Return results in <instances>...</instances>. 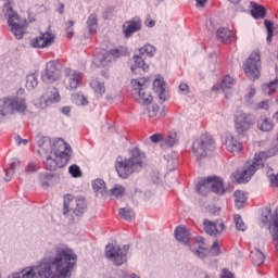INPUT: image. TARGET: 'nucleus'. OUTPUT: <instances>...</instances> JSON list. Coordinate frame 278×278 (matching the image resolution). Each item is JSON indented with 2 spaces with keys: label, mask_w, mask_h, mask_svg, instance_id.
<instances>
[{
  "label": "nucleus",
  "mask_w": 278,
  "mask_h": 278,
  "mask_svg": "<svg viewBox=\"0 0 278 278\" xmlns=\"http://www.w3.org/2000/svg\"><path fill=\"white\" fill-rule=\"evenodd\" d=\"M76 103H77V105H88V98H86L83 94H77L76 96Z\"/></svg>",
  "instance_id": "nucleus-50"
},
{
  "label": "nucleus",
  "mask_w": 278,
  "mask_h": 278,
  "mask_svg": "<svg viewBox=\"0 0 278 278\" xmlns=\"http://www.w3.org/2000/svg\"><path fill=\"white\" fill-rule=\"evenodd\" d=\"M153 90L159 94L161 103L166 101V83L163 79L156 78L153 81Z\"/></svg>",
  "instance_id": "nucleus-22"
},
{
  "label": "nucleus",
  "mask_w": 278,
  "mask_h": 278,
  "mask_svg": "<svg viewBox=\"0 0 278 278\" xmlns=\"http://www.w3.org/2000/svg\"><path fill=\"white\" fill-rule=\"evenodd\" d=\"M87 27L89 29V34H94L97 31V27H99V20L97 17V13H92L87 18Z\"/></svg>",
  "instance_id": "nucleus-33"
},
{
  "label": "nucleus",
  "mask_w": 278,
  "mask_h": 278,
  "mask_svg": "<svg viewBox=\"0 0 278 278\" xmlns=\"http://www.w3.org/2000/svg\"><path fill=\"white\" fill-rule=\"evenodd\" d=\"M197 8H205V3H207V0H195Z\"/></svg>",
  "instance_id": "nucleus-57"
},
{
  "label": "nucleus",
  "mask_w": 278,
  "mask_h": 278,
  "mask_svg": "<svg viewBox=\"0 0 278 278\" xmlns=\"http://www.w3.org/2000/svg\"><path fill=\"white\" fill-rule=\"evenodd\" d=\"M75 203H76V207L73 210V213L76 216H81L84 212H86V207H88V205L86 204V199L78 198L75 200Z\"/></svg>",
  "instance_id": "nucleus-32"
},
{
  "label": "nucleus",
  "mask_w": 278,
  "mask_h": 278,
  "mask_svg": "<svg viewBox=\"0 0 278 278\" xmlns=\"http://www.w3.org/2000/svg\"><path fill=\"white\" fill-rule=\"evenodd\" d=\"M151 142L157 143L161 142L162 140V135L161 134H154L150 137Z\"/></svg>",
  "instance_id": "nucleus-54"
},
{
  "label": "nucleus",
  "mask_w": 278,
  "mask_h": 278,
  "mask_svg": "<svg viewBox=\"0 0 278 278\" xmlns=\"http://www.w3.org/2000/svg\"><path fill=\"white\" fill-rule=\"evenodd\" d=\"M53 151L46 157L43 162L46 170H58V168H64L68 164V160L73 157V149L68 143L59 139L53 143Z\"/></svg>",
  "instance_id": "nucleus-2"
},
{
  "label": "nucleus",
  "mask_w": 278,
  "mask_h": 278,
  "mask_svg": "<svg viewBox=\"0 0 278 278\" xmlns=\"http://www.w3.org/2000/svg\"><path fill=\"white\" fill-rule=\"evenodd\" d=\"M60 79V70H58V63L50 61L46 65V70L41 73V81L43 84H54Z\"/></svg>",
  "instance_id": "nucleus-15"
},
{
  "label": "nucleus",
  "mask_w": 278,
  "mask_h": 278,
  "mask_svg": "<svg viewBox=\"0 0 278 278\" xmlns=\"http://www.w3.org/2000/svg\"><path fill=\"white\" fill-rule=\"evenodd\" d=\"M77 264V254L68 248H55L54 257L49 262H42L38 267L29 270L14 273L13 278H34L38 273L41 278H66Z\"/></svg>",
  "instance_id": "nucleus-1"
},
{
  "label": "nucleus",
  "mask_w": 278,
  "mask_h": 278,
  "mask_svg": "<svg viewBox=\"0 0 278 278\" xmlns=\"http://www.w3.org/2000/svg\"><path fill=\"white\" fill-rule=\"evenodd\" d=\"M38 146L40 147L38 153H42V151H45L46 143L43 141H38Z\"/></svg>",
  "instance_id": "nucleus-60"
},
{
  "label": "nucleus",
  "mask_w": 278,
  "mask_h": 278,
  "mask_svg": "<svg viewBox=\"0 0 278 278\" xmlns=\"http://www.w3.org/2000/svg\"><path fill=\"white\" fill-rule=\"evenodd\" d=\"M178 88L180 92H186V93L190 92V87L186 83L180 84Z\"/></svg>",
  "instance_id": "nucleus-55"
},
{
  "label": "nucleus",
  "mask_w": 278,
  "mask_h": 278,
  "mask_svg": "<svg viewBox=\"0 0 278 278\" xmlns=\"http://www.w3.org/2000/svg\"><path fill=\"white\" fill-rule=\"evenodd\" d=\"M262 66V54L260 50H254L243 64V71L249 79L260 78V68Z\"/></svg>",
  "instance_id": "nucleus-6"
},
{
  "label": "nucleus",
  "mask_w": 278,
  "mask_h": 278,
  "mask_svg": "<svg viewBox=\"0 0 278 278\" xmlns=\"http://www.w3.org/2000/svg\"><path fill=\"white\" fill-rule=\"evenodd\" d=\"M148 78H137L131 80L132 90L138 94L137 101L141 105H149L153 101V97L148 88Z\"/></svg>",
  "instance_id": "nucleus-8"
},
{
  "label": "nucleus",
  "mask_w": 278,
  "mask_h": 278,
  "mask_svg": "<svg viewBox=\"0 0 278 278\" xmlns=\"http://www.w3.org/2000/svg\"><path fill=\"white\" fill-rule=\"evenodd\" d=\"M119 216L124 220H128V223L134 220V218H136V214L134 213V210L128 207L119 208Z\"/></svg>",
  "instance_id": "nucleus-36"
},
{
  "label": "nucleus",
  "mask_w": 278,
  "mask_h": 278,
  "mask_svg": "<svg viewBox=\"0 0 278 278\" xmlns=\"http://www.w3.org/2000/svg\"><path fill=\"white\" fill-rule=\"evenodd\" d=\"M274 121H276V123H278V111L273 115Z\"/></svg>",
  "instance_id": "nucleus-64"
},
{
  "label": "nucleus",
  "mask_w": 278,
  "mask_h": 278,
  "mask_svg": "<svg viewBox=\"0 0 278 278\" xmlns=\"http://www.w3.org/2000/svg\"><path fill=\"white\" fill-rule=\"evenodd\" d=\"M74 25H75V22L73 20H70L68 22L65 23L66 38H73L75 34V29L73 28Z\"/></svg>",
  "instance_id": "nucleus-43"
},
{
  "label": "nucleus",
  "mask_w": 278,
  "mask_h": 278,
  "mask_svg": "<svg viewBox=\"0 0 278 278\" xmlns=\"http://www.w3.org/2000/svg\"><path fill=\"white\" fill-rule=\"evenodd\" d=\"M142 29V21L139 17H132L131 20L123 24V34L125 38H131L136 31Z\"/></svg>",
  "instance_id": "nucleus-16"
},
{
  "label": "nucleus",
  "mask_w": 278,
  "mask_h": 278,
  "mask_svg": "<svg viewBox=\"0 0 278 278\" xmlns=\"http://www.w3.org/2000/svg\"><path fill=\"white\" fill-rule=\"evenodd\" d=\"M257 128L261 131H271L273 123L268 118H264L261 123H258Z\"/></svg>",
  "instance_id": "nucleus-41"
},
{
  "label": "nucleus",
  "mask_w": 278,
  "mask_h": 278,
  "mask_svg": "<svg viewBox=\"0 0 278 278\" xmlns=\"http://www.w3.org/2000/svg\"><path fill=\"white\" fill-rule=\"evenodd\" d=\"M25 170L26 173H38V170H40V166L36 163H28Z\"/></svg>",
  "instance_id": "nucleus-48"
},
{
  "label": "nucleus",
  "mask_w": 278,
  "mask_h": 278,
  "mask_svg": "<svg viewBox=\"0 0 278 278\" xmlns=\"http://www.w3.org/2000/svg\"><path fill=\"white\" fill-rule=\"evenodd\" d=\"M5 9L4 16H8V24L9 27H11L12 34L15 36L16 40H23V37L25 36V26L21 24L18 13H16L10 4H7Z\"/></svg>",
  "instance_id": "nucleus-9"
},
{
  "label": "nucleus",
  "mask_w": 278,
  "mask_h": 278,
  "mask_svg": "<svg viewBox=\"0 0 278 278\" xmlns=\"http://www.w3.org/2000/svg\"><path fill=\"white\" fill-rule=\"evenodd\" d=\"M236 85V80L231 77H229V75H226L220 84V90H223L225 92V90H231V88H233V86Z\"/></svg>",
  "instance_id": "nucleus-37"
},
{
  "label": "nucleus",
  "mask_w": 278,
  "mask_h": 278,
  "mask_svg": "<svg viewBox=\"0 0 278 278\" xmlns=\"http://www.w3.org/2000/svg\"><path fill=\"white\" fill-rule=\"evenodd\" d=\"M68 172L72 175V177H81V169L77 165H71Z\"/></svg>",
  "instance_id": "nucleus-46"
},
{
  "label": "nucleus",
  "mask_w": 278,
  "mask_h": 278,
  "mask_svg": "<svg viewBox=\"0 0 278 278\" xmlns=\"http://www.w3.org/2000/svg\"><path fill=\"white\" fill-rule=\"evenodd\" d=\"M255 97V87H250L248 92V99H253Z\"/></svg>",
  "instance_id": "nucleus-56"
},
{
  "label": "nucleus",
  "mask_w": 278,
  "mask_h": 278,
  "mask_svg": "<svg viewBox=\"0 0 278 278\" xmlns=\"http://www.w3.org/2000/svg\"><path fill=\"white\" fill-rule=\"evenodd\" d=\"M27 110V103L25 99L21 98H7L4 100H0V115L3 118L7 114H14V112L23 113Z\"/></svg>",
  "instance_id": "nucleus-7"
},
{
  "label": "nucleus",
  "mask_w": 278,
  "mask_h": 278,
  "mask_svg": "<svg viewBox=\"0 0 278 278\" xmlns=\"http://www.w3.org/2000/svg\"><path fill=\"white\" fill-rule=\"evenodd\" d=\"M235 224L238 231H247V225L244 224V220H242V216L238 214L235 215Z\"/></svg>",
  "instance_id": "nucleus-42"
},
{
  "label": "nucleus",
  "mask_w": 278,
  "mask_h": 278,
  "mask_svg": "<svg viewBox=\"0 0 278 278\" xmlns=\"http://www.w3.org/2000/svg\"><path fill=\"white\" fill-rule=\"evenodd\" d=\"M233 198L237 210H242V207H244V205L247 204V195L243 193L242 190H237L233 192Z\"/></svg>",
  "instance_id": "nucleus-30"
},
{
  "label": "nucleus",
  "mask_w": 278,
  "mask_h": 278,
  "mask_svg": "<svg viewBox=\"0 0 278 278\" xmlns=\"http://www.w3.org/2000/svg\"><path fill=\"white\" fill-rule=\"evenodd\" d=\"M216 36H217V40L219 42H224V45H231V42L236 40V38L233 37V31L225 27L218 28Z\"/></svg>",
  "instance_id": "nucleus-21"
},
{
  "label": "nucleus",
  "mask_w": 278,
  "mask_h": 278,
  "mask_svg": "<svg viewBox=\"0 0 278 278\" xmlns=\"http://www.w3.org/2000/svg\"><path fill=\"white\" fill-rule=\"evenodd\" d=\"M277 153L278 147L274 143L269 146V149L267 151H261L258 153H255L251 165H249L248 168L244 169L241 173L240 177L237 179L238 184H248L251 177L255 175V172L260 170V168H264V162H266V160L270 157H275Z\"/></svg>",
  "instance_id": "nucleus-4"
},
{
  "label": "nucleus",
  "mask_w": 278,
  "mask_h": 278,
  "mask_svg": "<svg viewBox=\"0 0 278 278\" xmlns=\"http://www.w3.org/2000/svg\"><path fill=\"white\" fill-rule=\"evenodd\" d=\"M189 249L192 253L198 255V257L203 260V257H205V252L207 251V249H205V239L203 237H195V241Z\"/></svg>",
  "instance_id": "nucleus-20"
},
{
  "label": "nucleus",
  "mask_w": 278,
  "mask_h": 278,
  "mask_svg": "<svg viewBox=\"0 0 278 278\" xmlns=\"http://www.w3.org/2000/svg\"><path fill=\"white\" fill-rule=\"evenodd\" d=\"M55 42V35L51 29H48L46 33H40L38 37L30 39L29 45L33 49H47Z\"/></svg>",
  "instance_id": "nucleus-14"
},
{
  "label": "nucleus",
  "mask_w": 278,
  "mask_h": 278,
  "mask_svg": "<svg viewBox=\"0 0 278 278\" xmlns=\"http://www.w3.org/2000/svg\"><path fill=\"white\" fill-rule=\"evenodd\" d=\"M211 253L214 257H218V255H220V245H218V241H215L211 247Z\"/></svg>",
  "instance_id": "nucleus-49"
},
{
  "label": "nucleus",
  "mask_w": 278,
  "mask_h": 278,
  "mask_svg": "<svg viewBox=\"0 0 278 278\" xmlns=\"http://www.w3.org/2000/svg\"><path fill=\"white\" fill-rule=\"evenodd\" d=\"M268 103H269L268 100H264V101L260 102V103L257 104L256 110H266V111H268L269 108H270V105H269Z\"/></svg>",
  "instance_id": "nucleus-53"
},
{
  "label": "nucleus",
  "mask_w": 278,
  "mask_h": 278,
  "mask_svg": "<svg viewBox=\"0 0 278 278\" xmlns=\"http://www.w3.org/2000/svg\"><path fill=\"white\" fill-rule=\"evenodd\" d=\"M225 144L227 151L230 153H240V151H242V142L238 141V138L233 136H228Z\"/></svg>",
  "instance_id": "nucleus-23"
},
{
  "label": "nucleus",
  "mask_w": 278,
  "mask_h": 278,
  "mask_svg": "<svg viewBox=\"0 0 278 278\" xmlns=\"http://www.w3.org/2000/svg\"><path fill=\"white\" fill-rule=\"evenodd\" d=\"M266 256L260 250H256L255 254L252 256V263L254 266H262Z\"/></svg>",
  "instance_id": "nucleus-40"
},
{
  "label": "nucleus",
  "mask_w": 278,
  "mask_h": 278,
  "mask_svg": "<svg viewBox=\"0 0 278 278\" xmlns=\"http://www.w3.org/2000/svg\"><path fill=\"white\" fill-rule=\"evenodd\" d=\"M264 25L266 27L267 30V42H273V22L265 20L264 21Z\"/></svg>",
  "instance_id": "nucleus-44"
},
{
  "label": "nucleus",
  "mask_w": 278,
  "mask_h": 278,
  "mask_svg": "<svg viewBox=\"0 0 278 278\" xmlns=\"http://www.w3.org/2000/svg\"><path fill=\"white\" fill-rule=\"evenodd\" d=\"M92 188L97 197H105V194H108V188L105 187V181L101 178L93 180Z\"/></svg>",
  "instance_id": "nucleus-27"
},
{
  "label": "nucleus",
  "mask_w": 278,
  "mask_h": 278,
  "mask_svg": "<svg viewBox=\"0 0 278 278\" xmlns=\"http://www.w3.org/2000/svg\"><path fill=\"white\" fill-rule=\"evenodd\" d=\"M90 88L94 91L96 94L103 97L105 94V83L99 78H93L90 81Z\"/></svg>",
  "instance_id": "nucleus-28"
},
{
  "label": "nucleus",
  "mask_w": 278,
  "mask_h": 278,
  "mask_svg": "<svg viewBox=\"0 0 278 278\" xmlns=\"http://www.w3.org/2000/svg\"><path fill=\"white\" fill-rule=\"evenodd\" d=\"M150 118L153 116H157V112H160V106L157 104H152L148 108Z\"/></svg>",
  "instance_id": "nucleus-47"
},
{
  "label": "nucleus",
  "mask_w": 278,
  "mask_h": 278,
  "mask_svg": "<svg viewBox=\"0 0 278 278\" xmlns=\"http://www.w3.org/2000/svg\"><path fill=\"white\" fill-rule=\"evenodd\" d=\"M75 203V198L73 197V194H66L64 197V205H63V214L64 216H66V214H68V212H71V207H73V204Z\"/></svg>",
  "instance_id": "nucleus-35"
},
{
  "label": "nucleus",
  "mask_w": 278,
  "mask_h": 278,
  "mask_svg": "<svg viewBox=\"0 0 278 278\" xmlns=\"http://www.w3.org/2000/svg\"><path fill=\"white\" fill-rule=\"evenodd\" d=\"M177 142V138L173 135H169L166 139H165V143L167 144V147H173L175 146Z\"/></svg>",
  "instance_id": "nucleus-51"
},
{
  "label": "nucleus",
  "mask_w": 278,
  "mask_h": 278,
  "mask_svg": "<svg viewBox=\"0 0 278 278\" xmlns=\"http://www.w3.org/2000/svg\"><path fill=\"white\" fill-rule=\"evenodd\" d=\"M216 149V141L210 134H203L199 139H195L192 143V151L198 162L205 160L208 153H212Z\"/></svg>",
  "instance_id": "nucleus-5"
},
{
  "label": "nucleus",
  "mask_w": 278,
  "mask_h": 278,
  "mask_svg": "<svg viewBox=\"0 0 278 278\" xmlns=\"http://www.w3.org/2000/svg\"><path fill=\"white\" fill-rule=\"evenodd\" d=\"M155 47H153L151 43H147L143 47L139 49L140 55H148L149 58H153L155 55Z\"/></svg>",
  "instance_id": "nucleus-39"
},
{
  "label": "nucleus",
  "mask_w": 278,
  "mask_h": 278,
  "mask_svg": "<svg viewBox=\"0 0 278 278\" xmlns=\"http://www.w3.org/2000/svg\"><path fill=\"white\" fill-rule=\"evenodd\" d=\"M218 90H220V85H214V86L212 87V92H216V91H218Z\"/></svg>",
  "instance_id": "nucleus-63"
},
{
  "label": "nucleus",
  "mask_w": 278,
  "mask_h": 278,
  "mask_svg": "<svg viewBox=\"0 0 278 278\" xmlns=\"http://www.w3.org/2000/svg\"><path fill=\"white\" fill-rule=\"evenodd\" d=\"M15 142L17 143V144H22V142H23V138H21V136H16L15 137Z\"/></svg>",
  "instance_id": "nucleus-62"
},
{
  "label": "nucleus",
  "mask_w": 278,
  "mask_h": 278,
  "mask_svg": "<svg viewBox=\"0 0 278 278\" xmlns=\"http://www.w3.org/2000/svg\"><path fill=\"white\" fill-rule=\"evenodd\" d=\"M123 55V50L118 48H113L106 52H100L93 58V64L98 68H105V66H109L112 64V62H116L118 58Z\"/></svg>",
  "instance_id": "nucleus-12"
},
{
  "label": "nucleus",
  "mask_w": 278,
  "mask_h": 278,
  "mask_svg": "<svg viewBox=\"0 0 278 278\" xmlns=\"http://www.w3.org/2000/svg\"><path fill=\"white\" fill-rule=\"evenodd\" d=\"M38 86V73L28 74L26 76V88L28 90H34Z\"/></svg>",
  "instance_id": "nucleus-34"
},
{
  "label": "nucleus",
  "mask_w": 278,
  "mask_h": 278,
  "mask_svg": "<svg viewBox=\"0 0 278 278\" xmlns=\"http://www.w3.org/2000/svg\"><path fill=\"white\" fill-rule=\"evenodd\" d=\"M203 227L207 236H218V233L225 231V224L220 223L219 226H217L216 223H213L210 219H204Z\"/></svg>",
  "instance_id": "nucleus-19"
},
{
  "label": "nucleus",
  "mask_w": 278,
  "mask_h": 278,
  "mask_svg": "<svg viewBox=\"0 0 278 278\" xmlns=\"http://www.w3.org/2000/svg\"><path fill=\"white\" fill-rule=\"evenodd\" d=\"M147 27H155V21L153 20H147L146 21Z\"/></svg>",
  "instance_id": "nucleus-59"
},
{
  "label": "nucleus",
  "mask_w": 278,
  "mask_h": 278,
  "mask_svg": "<svg viewBox=\"0 0 278 278\" xmlns=\"http://www.w3.org/2000/svg\"><path fill=\"white\" fill-rule=\"evenodd\" d=\"M61 112L65 114V116H68V114H71V106H63Z\"/></svg>",
  "instance_id": "nucleus-58"
},
{
  "label": "nucleus",
  "mask_w": 278,
  "mask_h": 278,
  "mask_svg": "<svg viewBox=\"0 0 278 278\" xmlns=\"http://www.w3.org/2000/svg\"><path fill=\"white\" fill-rule=\"evenodd\" d=\"M58 12H59V14H64V3H62V2L59 3Z\"/></svg>",
  "instance_id": "nucleus-61"
},
{
  "label": "nucleus",
  "mask_w": 278,
  "mask_h": 278,
  "mask_svg": "<svg viewBox=\"0 0 278 278\" xmlns=\"http://www.w3.org/2000/svg\"><path fill=\"white\" fill-rule=\"evenodd\" d=\"M251 14L253 18H266V8L260 5L256 2H251Z\"/></svg>",
  "instance_id": "nucleus-29"
},
{
  "label": "nucleus",
  "mask_w": 278,
  "mask_h": 278,
  "mask_svg": "<svg viewBox=\"0 0 278 278\" xmlns=\"http://www.w3.org/2000/svg\"><path fill=\"white\" fill-rule=\"evenodd\" d=\"M38 179L41 188H50V186L55 185V182L53 181V179H55V175L51 173H47V172L40 173L38 175Z\"/></svg>",
  "instance_id": "nucleus-25"
},
{
  "label": "nucleus",
  "mask_w": 278,
  "mask_h": 278,
  "mask_svg": "<svg viewBox=\"0 0 278 278\" xmlns=\"http://www.w3.org/2000/svg\"><path fill=\"white\" fill-rule=\"evenodd\" d=\"M64 79L63 85L66 90H71V92L77 90L79 86H81V79H84V74L76 70H72L71 67H65L63 71Z\"/></svg>",
  "instance_id": "nucleus-13"
},
{
  "label": "nucleus",
  "mask_w": 278,
  "mask_h": 278,
  "mask_svg": "<svg viewBox=\"0 0 278 278\" xmlns=\"http://www.w3.org/2000/svg\"><path fill=\"white\" fill-rule=\"evenodd\" d=\"M125 187H123V185H115L111 190H110V194L111 197H115L116 199H121L123 197H125Z\"/></svg>",
  "instance_id": "nucleus-38"
},
{
  "label": "nucleus",
  "mask_w": 278,
  "mask_h": 278,
  "mask_svg": "<svg viewBox=\"0 0 278 278\" xmlns=\"http://www.w3.org/2000/svg\"><path fill=\"white\" fill-rule=\"evenodd\" d=\"M220 278H236V277L233 276V273H231L229 269L224 268L222 269Z\"/></svg>",
  "instance_id": "nucleus-52"
},
{
  "label": "nucleus",
  "mask_w": 278,
  "mask_h": 278,
  "mask_svg": "<svg viewBox=\"0 0 278 278\" xmlns=\"http://www.w3.org/2000/svg\"><path fill=\"white\" fill-rule=\"evenodd\" d=\"M41 99L45 101L46 105H51V103H58L60 101V91L54 86L46 88L45 93Z\"/></svg>",
  "instance_id": "nucleus-18"
},
{
  "label": "nucleus",
  "mask_w": 278,
  "mask_h": 278,
  "mask_svg": "<svg viewBox=\"0 0 278 278\" xmlns=\"http://www.w3.org/2000/svg\"><path fill=\"white\" fill-rule=\"evenodd\" d=\"M134 62H135V66H132L130 68L131 73H136V71H138V68H141V71H143V73H147V71H149V64H147L144 62V59H142L140 55H135Z\"/></svg>",
  "instance_id": "nucleus-31"
},
{
  "label": "nucleus",
  "mask_w": 278,
  "mask_h": 278,
  "mask_svg": "<svg viewBox=\"0 0 278 278\" xmlns=\"http://www.w3.org/2000/svg\"><path fill=\"white\" fill-rule=\"evenodd\" d=\"M144 154L140 152V148H134L130 150V157L116 161L115 162V170L121 177V179H128L136 173V170H140L142 168V160Z\"/></svg>",
  "instance_id": "nucleus-3"
},
{
  "label": "nucleus",
  "mask_w": 278,
  "mask_h": 278,
  "mask_svg": "<svg viewBox=\"0 0 278 278\" xmlns=\"http://www.w3.org/2000/svg\"><path fill=\"white\" fill-rule=\"evenodd\" d=\"M235 123V131L238 135V138H244L249 131L255 125V121H253V116L249 113H239L233 117Z\"/></svg>",
  "instance_id": "nucleus-10"
},
{
  "label": "nucleus",
  "mask_w": 278,
  "mask_h": 278,
  "mask_svg": "<svg viewBox=\"0 0 278 278\" xmlns=\"http://www.w3.org/2000/svg\"><path fill=\"white\" fill-rule=\"evenodd\" d=\"M208 184L211 186V192H214V194L223 197V194L227 192V189L225 188V180L222 177L210 176Z\"/></svg>",
  "instance_id": "nucleus-17"
},
{
  "label": "nucleus",
  "mask_w": 278,
  "mask_h": 278,
  "mask_svg": "<svg viewBox=\"0 0 278 278\" xmlns=\"http://www.w3.org/2000/svg\"><path fill=\"white\" fill-rule=\"evenodd\" d=\"M198 194H202V197H207L210 192H212V188L210 185V177H206L200 180L195 187Z\"/></svg>",
  "instance_id": "nucleus-26"
},
{
  "label": "nucleus",
  "mask_w": 278,
  "mask_h": 278,
  "mask_svg": "<svg viewBox=\"0 0 278 278\" xmlns=\"http://www.w3.org/2000/svg\"><path fill=\"white\" fill-rule=\"evenodd\" d=\"M174 233L178 242H182V244H188V242H190V230H188V228L178 226Z\"/></svg>",
  "instance_id": "nucleus-24"
},
{
  "label": "nucleus",
  "mask_w": 278,
  "mask_h": 278,
  "mask_svg": "<svg viewBox=\"0 0 278 278\" xmlns=\"http://www.w3.org/2000/svg\"><path fill=\"white\" fill-rule=\"evenodd\" d=\"M275 86H278V76L265 86V92H268V94H273V92L277 90Z\"/></svg>",
  "instance_id": "nucleus-45"
},
{
  "label": "nucleus",
  "mask_w": 278,
  "mask_h": 278,
  "mask_svg": "<svg viewBox=\"0 0 278 278\" xmlns=\"http://www.w3.org/2000/svg\"><path fill=\"white\" fill-rule=\"evenodd\" d=\"M129 252V245L118 248L113 243L105 247V257L111 260L115 266H123L127 262V253Z\"/></svg>",
  "instance_id": "nucleus-11"
}]
</instances>
